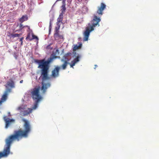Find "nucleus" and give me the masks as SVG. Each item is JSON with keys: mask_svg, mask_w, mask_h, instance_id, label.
<instances>
[{"mask_svg": "<svg viewBox=\"0 0 159 159\" xmlns=\"http://www.w3.org/2000/svg\"><path fill=\"white\" fill-rule=\"evenodd\" d=\"M24 122L23 125V129H22L15 130L14 134L10 136L6 139V147L3 151V152H0V158L7 156L10 153V147L12 142L16 140L18 141L23 138L28 137L29 134L31 130V127L30 122L24 118L22 120Z\"/></svg>", "mask_w": 159, "mask_h": 159, "instance_id": "nucleus-1", "label": "nucleus"}, {"mask_svg": "<svg viewBox=\"0 0 159 159\" xmlns=\"http://www.w3.org/2000/svg\"><path fill=\"white\" fill-rule=\"evenodd\" d=\"M53 58V57H51L47 61H45L44 59L35 60V62L39 64L38 68L41 69L40 78L42 80L41 90L43 93L46 92L47 89L50 86L49 83H44V81L49 79L50 78L48 75L49 68V64L50 62L52 61Z\"/></svg>", "mask_w": 159, "mask_h": 159, "instance_id": "nucleus-2", "label": "nucleus"}, {"mask_svg": "<svg viewBox=\"0 0 159 159\" xmlns=\"http://www.w3.org/2000/svg\"><path fill=\"white\" fill-rule=\"evenodd\" d=\"M106 6L103 3H102L101 6L98 7V9L97 11V13L99 16L98 17L97 16L94 14L93 18L91 22V24H89V25L90 27H87L86 28V30L84 33V41H87L88 39L90 33L91 31L94 30V28L96 26L98 25L99 23L101 21L100 16H101L103 14V11L105 8Z\"/></svg>", "mask_w": 159, "mask_h": 159, "instance_id": "nucleus-3", "label": "nucleus"}, {"mask_svg": "<svg viewBox=\"0 0 159 159\" xmlns=\"http://www.w3.org/2000/svg\"><path fill=\"white\" fill-rule=\"evenodd\" d=\"M40 87L34 88L31 93V96L34 100L40 101L42 97L39 93Z\"/></svg>", "mask_w": 159, "mask_h": 159, "instance_id": "nucleus-4", "label": "nucleus"}, {"mask_svg": "<svg viewBox=\"0 0 159 159\" xmlns=\"http://www.w3.org/2000/svg\"><path fill=\"white\" fill-rule=\"evenodd\" d=\"M25 109V106L22 105L18 107L17 110L20 111V114L24 116H27L32 112V109L31 108H28L27 110Z\"/></svg>", "mask_w": 159, "mask_h": 159, "instance_id": "nucleus-5", "label": "nucleus"}, {"mask_svg": "<svg viewBox=\"0 0 159 159\" xmlns=\"http://www.w3.org/2000/svg\"><path fill=\"white\" fill-rule=\"evenodd\" d=\"M24 27L25 26H24L21 23H15L14 25L13 30L15 32H18L21 31Z\"/></svg>", "mask_w": 159, "mask_h": 159, "instance_id": "nucleus-6", "label": "nucleus"}, {"mask_svg": "<svg viewBox=\"0 0 159 159\" xmlns=\"http://www.w3.org/2000/svg\"><path fill=\"white\" fill-rule=\"evenodd\" d=\"M11 90V89H6L4 94L2 96L1 100H0V106L1 105L3 102L5 101L7 99L8 93H10Z\"/></svg>", "mask_w": 159, "mask_h": 159, "instance_id": "nucleus-7", "label": "nucleus"}, {"mask_svg": "<svg viewBox=\"0 0 159 159\" xmlns=\"http://www.w3.org/2000/svg\"><path fill=\"white\" fill-rule=\"evenodd\" d=\"M60 69L59 67H55L52 71V76L54 78L58 76Z\"/></svg>", "mask_w": 159, "mask_h": 159, "instance_id": "nucleus-8", "label": "nucleus"}, {"mask_svg": "<svg viewBox=\"0 0 159 159\" xmlns=\"http://www.w3.org/2000/svg\"><path fill=\"white\" fill-rule=\"evenodd\" d=\"M5 87L7 89H9L8 88L10 87L11 88L15 87V84L14 81L12 79H10L9 81H7L6 84L5 85Z\"/></svg>", "mask_w": 159, "mask_h": 159, "instance_id": "nucleus-9", "label": "nucleus"}, {"mask_svg": "<svg viewBox=\"0 0 159 159\" xmlns=\"http://www.w3.org/2000/svg\"><path fill=\"white\" fill-rule=\"evenodd\" d=\"M72 54L70 52H68L65 54L63 57V58L61 59V61H68L70 60V57Z\"/></svg>", "mask_w": 159, "mask_h": 159, "instance_id": "nucleus-10", "label": "nucleus"}, {"mask_svg": "<svg viewBox=\"0 0 159 159\" xmlns=\"http://www.w3.org/2000/svg\"><path fill=\"white\" fill-rule=\"evenodd\" d=\"M4 120L6 122L5 127L6 128H7L9 126L11 122H13L14 121V120L12 119H10L9 118H7L6 116L4 117Z\"/></svg>", "mask_w": 159, "mask_h": 159, "instance_id": "nucleus-11", "label": "nucleus"}, {"mask_svg": "<svg viewBox=\"0 0 159 159\" xmlns=\"http://www.w3.org/2000/svg\"><path fill=\"white\" fill-rule=\"evenodd\" d=\"M80 58V57L77 56L73 61H71V63L69 64L71 67L73 68V66H75V64L79 61Z\"/></svg>", "mask_w": 159, "mask_h": 159, "instance_id": "nucleus-12", "label": "nucleus"}, {"mask_svg": "<svg viewBox=\"0 0 159 159\" xmlns=\"http://www.w3.org/2000/svg\"><path fill=\"white\" fill-rule=\"evenodd\" d=\"M63 15L60 14L59 17L57 19V25L58 26V29H59L60 27V25H59V23L60 22L62 23V21L63 20Z\"/></svg>", "mask_w": 159, "mask_h": 159, "instance_id": "nucleus-13", "label": "nucleus"}, {"mask_svg": "<svg viewBox=\"0 0 159 159\" xmlns=\"http://www.w3.org/2000/svg\"><path fill=\"white\" fill-rule=\"evenodd\" d=\"M28 19V17L27 15H24L19 19V20L20 23H22L24 21L27 20Z\"/></svg>", "mask_w": 159, "mask_h": 159, "instance_id": "nucleus-14", "label": "nucleus"}, {"mask_svg": "<svg viewBox=\"0 0 159 159\" xmlns=\"http://www.w3.org/2000/svg\"><path fill=\"white\" fill-rule=\"evenodd\" d=\"M21 34H10L9 35H8V36L10 37V38H14L16 37H19L20 35H21Z\"/></svg>", "mask_w": 159, "mask_h": 159, "instance_id": "nucleus-15", "label": "nucleus"}, {"mask_svg": "<svg viewBox=\"0 0 159 159\" xmlns=\"http://www.w3.org/2000/svg\"><path fill=\"white\" fill-rule=\"evenodd\" d=\"M35 101V103L34 104V105L33 107H32V108H31V109H32L33 110H35L36 109V108L38 106V103L40 101H38V100H34Z\"/></svg>", "mask_w": 159, "mask_h": 159, "instance_id": "nucleus-16", "label": "nucleus"}, {"mask_svg": "<svg viewBox=\"0 0 159 159\" xmlns=\"http://www.w3.org/2000/svg\"><path fill=\"white\" fill-rule=\"evenodd\" d=\"M61 8V13L60 14L63 15V14L65 13L66 10V6L62 5Z\"/></svg>", "mask_w": 159, "mask_h": 159, "instance_id": "nucleus-17", "label": "nucleus"}, {"mask_svg": "<svg viewBox=\"0 0 159 159\" xmlns=\"http://www.w3.org/2000/svg\"><path fill=\"white\" fill-rule=\"evenodd\" d=\"M63 62L64 63L61 66V67L63 70H65L66 68L68 63L67 61H64Z\"/></svg>", "mask_w": 159, "mask_h": 159, "instance_id": "nucleus-18", "label": "nucleus"}, {"mask_svg": "<svg viewBox=\"0 0 159 159\" xmlns=\"http://www.w3.org/2000/svg\"><path fill=\"white\" fill-rule=\"evenodd\" d=\"M31 36L32 34L30 33H29L27 34L26 39L27 40L29 39L30 41L32 40Z\"/></svg>", "mask_w": 159, "mask_h": 159, "instance_id": "nucleus-19", "label": "nucleus"}, {"mask_svg": "<svg viewBox=\"0 0 159 159\" xmlns=\"http://www.w3.org/2000/svg\"><path fill=\"white\" fill-rule=\"evenodd\" d=\"M82 45V44L81 43L80 44L79 46L77 45H75L73 48V50L75 51L76 50L81 47Z\"/></svg>", "mask_w": 159, "mask_h": 159, "instance_id": "nucleus-20", "label": "nucleus"}, {"mask_svg": "<svg viewBox=\"0 0 159 159\" xmlns=\"http://www.w3.org/2000/svg\"><path fill=\"white\" fill-rule=\"evenodd\" d=\"M32 40L34 39H36L37 40H39L37 36L35 35L33 33H32Z\"/></svg>", "mask_w": 159, "mask_h": 159, "instance_id": "nucleus-21", "label": "nucleus"}, {"mask_svg": "<svg viewBox=\"0 0 159 159\" xmlns=\"http://www.w3.org/2000/svg\"><path fill=\"white\" fill-rule=\"evenodd\" d=\"M24 39V38L23 37L20 38V45H23V40Z\"/></svg>", "mask_w": 159, "mask_h": 159, "instance_id": "nucleus-22", "label": "nucleus"}, {"mask_svg": "<svg viewBox=\"0 0 159 159\" xmlns=\"http://www.w3.org/2000/svg\"><path fill=\"white\" fill-rule=\"evenodd\" d=\"M59 53V50L58 49H57L56 51V53Z\"/></svg>", "mask_w": 159, "mask_h": 159, "instance_id": "nucleus-23", "label": "nucleus"}, {"mask_svg": "<svg viewBox=\"0 0 159 159\" xmlns=\"http://www.w3.org/2000/svg\"><path fill=\"white\" fill-rule=\"evenodd\" d=\"M55 35H57L58 36H59V34H58V33H55L54 34Z\"/></svg>", "mask_w": 159, "mask_h": 159, "instance_id": "nucleus-24", "label": "nucleus"}, {"mask_svg": "<svg viewBox=\"0 0 159 159\" xmlns=\"http://www.w3.org/2000/svg\"><path fill=\"white\" fill-rule=\"evenodd\" d=\"M23 82V80H21L20 81V83H22Z\"/></svg>", "mask_w": 159, "mask_h": 159, "instance_id": "nucleus-25", "label": "nucleus"}, {"mask_svg": "<svg viewBox=\"0 0 159 159\" xmlns=\"http://www.w3.org/2000/svg\"><path fill=\"white\" fill-rule=\"evenodd\" d=\"M51 22H50V23L49 28H50V27H51Z\"/></svg>", "mask_w": 159, "mask_h": 159, "instance_id": "nucleus-26", "label": "nucleus"}, {"mask_svg": "<svg viewBox=\"0 0 159 159\" xmlns=\"http://www.w3.org/2000/svg\"><path fill=\"white\" fill-rule=\"evenodd\" d=\"M97 65H95V67H94V69H95L97 67Z\"/></svg>", "mask_w": 159, "mask_h": 159, "instance_id": "nucleus-27", "label": "nucleus"}, {"mask_svg": "<svg viewBox=\"0 0 159 159\" xmlns=\"http://www.w3.org/2000/svg\"><path fill=\"white\" fill-rule=\"evenodd\" d=\"M29 29H30V26H28L27 27Z\"/></svg>", "mask_w": 159, "mask_h": 159, "instance_id": "nucleus-28", "label": "nucleus"}, {"mask_svg": "<svg viewBox=\"0 0 159 159\" xmlns=\"http://www.w3.org/2000/svg\"><path fill=\"white\" fill-rule=\"evenodd\" d=\"M25 26V27H28V25H25V26Z\"/></svg>", "mask_w": 159, "mask_h": 159, "instance_id": "nucleus-29", "label": "nucleus"}, {"mask_svg": "<svg viewBox=\"0 0 159 159\" xmlns=\"http://www.w3.org/2000/svg\"><path fill=\"white\" fill-rule=\"evenodd\" d=\"M59 37H60V38H61V37H62V36H60Z\"/></svg>", "mask_w": 159, "mask_h": 159, "instance_id": "nucleus-30", "label": "nucleus"}, {"mask_svg": "<svg viewBox=\"0 0 159 159\" xmlns=\"http://www.w3.org/2000/svg\"><path fill=\"white\" fill-rule=\"evenodd\" d=\"M15 58L16 59H17V57H15Z\"/></svg>", "mask_w": 159, "mask_h": 159, "instance_id": "nucleus-31", "label": "nucleus"}]
</instances>
